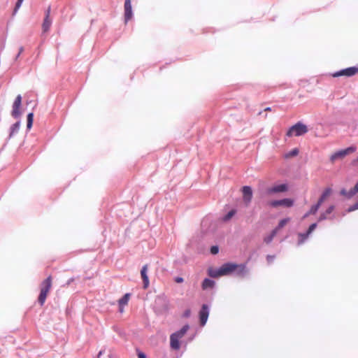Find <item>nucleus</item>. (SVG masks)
<instances>
[{
    "mask_svg": "<svg viewBox=\"0 0 358 358\" xmlns=\"http://www.w3.org/2000/svg\"><path fill=\"white\" fill-rule=\"evenodd\" d=\"M220 273L222 276L228 275L234 272L238 275H242L245 271V266L243 264H237L234 263L224 264L220 268Z\"/></svg>",
    "mask_w": 358,
    "mask_h": 358,
    "instance_id": "nucleus-1",
    "label": "nucleus"
},
{
    "mask_svg": "<svg viewBox=\"0 0 358 358\" xmlns=\"http://www.w3.org/2000/svg\"><path fill=\"white\" fill-rule=\"evenodd\" d=\"M52 279L51 275L45 279L40 285V294L38 298V301L41 306H43L45 302L47 296L52 287Z\"/></svg>",
    "mask_w": 358,
    "mask_h": 358,
    "instance_id": "nucleus-2",
    "label": "nucleus"
},
{
    "mask_svg": "<svg viewBox=\"0 0 358 358\" xmlns=\"http://www.w3.org/2000/svg\"><path fill=\"white\" fill-rule=\"evenodd\" d=\"M189 327V325H185L180 330L172 334L170 336V345L173 350H179L180 345V339L182 338L185 334L188 331Z\"/></svg>",
    "mask_w": 358,
    "mask_h": 358,
    "instance_id": "nucleus-3",
    "label": "nucleus"
},
{
    "mask_svg": "<svg viewBox=\"0 0 358 358\" xmlns=\"http://www.w3.org/2000/svg\"><path fill=\"white\" fill-rule=\"evenodd\" d=\"M307 127L301 122H297L287 131L286 135L288 137L302 136L308 132Z\"/></svg>",
    "mask_w": 358,
    "mask_h": 358,
    "instance_id": "nucleus-4",
    "label": "nucleus"
},
{
    "mask_svg": "<svg viewBox=\"0 0 358 358\" xmlns=\"http://www.w3.org/2000/svg\"><path fill=\"white\" fill-rule=\"evenodd\" d=\"M358 73V67L352 66L345 69H342L339 71L335 72L332 74L334 78L339 76L351 77Z\"/></svg>",
    "mask_w": 358,
    "mask_h": 358,
    "instance_id": "nucleus-5",
    "label": "nucleus"
},
{
    "mask_svg": "<svg viewBox=\"0 0 358 358\" xmlns=\"http://www.w3.org/2000/svg\"><path fill=\"white\" fill-rule=\"evenodd\" d=\"M268 205L273 208H277L282 206L287 208H290L294 205V200L292 199H283L281 200H273L268 203Z\"/></svg>",
    "mask_w": 358,
    "mask_h": 358,
    "instance_id": "nucleus-6",
    "label": "nucleus"
},
{
    "mask_svg": "<svg viewBox=\"0 0 358 358\" xmlns=\"http://www.w3.org/2000/svg\"><path fill=\"white\" fill-rule=\"evenodd\" d=\"M22 103V96L21 95H17L14 101L13 104V110L11 115L13 117L17 118L20 115V108Z\"/></svg>",
    "mask_w": 358,
    "mask_h": 358,
    "instance_id": "nucleus-7",
    "label": "nucleus"
},
{
    "mask_svg": "<svg viewBox=\"0 0 358 358\" xmlns=\"http://www.w3.org/2000/svg\"><path fill=\"white\" fill-rule=\"evenodd\" d=\"M50 6H49L45 11V16L42 24V29L43 32L48 31L52 24V19L50 18Z\"/></svg>",
    "mask_w": 358,
    "mask_h": 358,
    "instance_id": "nucleus-8",
    "label": "nucleus"
},
{
    "mask_svg": "<svg viewBox=\"0 0 358 358\" xmlns=\"http://www.w3.org/2000/svg\"><path fill=\"white\" fill-rule=\"evenodd\" d=\"M288 190V185L287 184H280L273 185L267 189V193L269 194H277L280 192H285Z\"/></svg>",
    "mask_w": 358,
    "mask_h": 358,
    "instance_id": "nucleus-9",
    "label": "nucleus"
},
{
    "mask_svg": "<svg viewBox=\"0 0 358 358\" xmlns=\"http://www.w3.org/2000/svg\"><path fill=\"white\" fill-rule=\"evenodd\" d=\"M243 192V199L245 203L248 206L252 200V188L249 186H244L242 189Z\"/></svg>",
    "mask_w": 358,
    "mask_h": 358,
    "instance_id": "nucleus-10",
    "label": "nucleus"
},
{
    "mask_svg": "<svg viewBox=\"0 0 358 358\" xmlns=\"http://www.w3.org/2000/svg\"><path fill=\"white\" fill-rule=\"evenodd\" d=\"M355 151V148L349 147L345 150L338 151V152H336L335 154L331 155V160L332 162H334L335 159H336L338 158H342V157H345V155H347L351 152H353Z\"/></svg>",
    "mask_w": 358,
    "mask_h": 358,
    "instance_id": "nucleus-11",
    "label": "nucleus"
},
{
    "mask_svg": "<svg viewBox=\"0 0 358 358\" xmlns=\"http://www.w3.org/2000/svg\"><path fill=\"white\" fill-rule=\"evenodd\" d=\"M131 0H125L124 2V20L125 22H127L132 17V9H131Z\"/></svg>",
    "mask_w": 358,
    "mask_h": 358,
    "instance_id": "nucleus-12",
    "label": "nucleus"
},
{
    "mask_svg": "<svg viewBox=\"0 0 358 358\" xmlns=\"http://www.w3.org/2000/svg\"><path fill=\"white\" fill-rule=\"evenodd\" d=\"M208 314L209 313L208 306L203 304L199 312L200 323L201 326H204L206 324L208 317Z\"/></svg>",
    "mask_w": 358,
    "mask_h": 358,
    "instance_id": "nucleus-13",
    "label": "nucleus"
},
{
    "mask_svg": "<svg viewBox=\"0 0 358 358\" xmlns=\"http://www.w3.org/2000/svg\"><path fill=\"white\" fill-rule=\"evenodd\" d=\"M148 269V266L147 264H145L143 266V268L141 271V275L143 279L144 289H147L150 284L149 278H148V276L147 274Z\"/></svg>",
    "mask_w": 358,
    "mask_h": 358,
    "instance_id": "nucleus-14",
    "label": "nucleus"
},
{
    "mask_svg": "<svg viewBox=\"0 0 358 358\" xmlns=\"http://www.w3.org/2000/svg\"><path fill=\"white\" fill-rule=\"evenodd\" d=\"M129 299H130V294L127 293L121 299H119L118 303L120 306V312H123L122 307L124 306L127 305Z\"/></svg>",
    "mask_w": 358,
    "mask_h": 358,
    "instance_id": "nucleus-15",
    "label": "nucleus"
},
{
    "mask_svg": "<svg viewBox=\"0 0 358 358\" xmlns=\"http://www.w3.org/2000/svg\"><path fill=\"white\" fill-rule=\"evenodd\" d=\"M215 284V281L208 278H205L201 283V287L203 290H206L209 288H213Z\"/></svg>",
    "mask_w": 358,
    "mask_h": 358,
    "instance_id": "nucleus-16",
    "label": "nucleus"
},
{
    "mask_svg": "<svg viewBox=\"0 0 358 358\" xmlns=\"http://www.w3.org/2000/svg\"><path fill=\"white\" fill-rule=\"evenodd\" d=\"M321 205H322V204H320V203L317 201V203L315 205H313V206H311V208H310L309 211H308V212H307V213L304 215L303 217L305 218V217H306L309 216L310 215H315V214L317 212V210H318V209L320 208V206H321Z\"/></svg>",
    "mask_w": 358,
    "mask_h": 358,
    "instance_id": "nucleus-17",
    "label": "nucleus"
},
{
    "mask_svg": "<svg viewBox=\"0 0 358 358\" xmlns=\"http://www.w3.org/2000/svg\"><path fill=\"white\" fill-rule=\"evenodd\" d=\"M208 274L211 278H219L221 277L222 275L220 273V269H214L213 268L210 267L208 269Z\"/></svg>",
    "mask_w": 358,
    "mask_h": 358,
    "instance_id": "nucleus-18",
    "label": "nucleus"
},
{
    "mask_svg": "<svg viewBox=\"0 0 358 358\" xmlns=\"http://www.w3.org/2000/svg\"><path fill=\"white\" fill-rule=\"evenodd\" d=\"M331 192L332 190L331 188H326L323 192L322 194L321 195V196L320 197L318 202L320 204H322L324 201V200L331 194Z\"/></svg>",
    "mask_w": 358,
    "mask_h": 358,
    "instance_id": "nucleus-19",
    "label": "nucleus"
},
{
    "mask_svg": "<svg viewBox=\"0 0 358 358\" xmlns=\"http://www.w3.org/2000/svg\"><path fill=\"white\" fill-rule=\"evenodd\" d=\"M334 210V206H330L326 210L324 213H322L319 217V220L321 221V220H325L327 219V215L331 214L333 210Z\"/></svg>",
    "mask_w": 358,
    "mask_h": 358,
    "instance_id": "nucleus-20",
    "label": "nucleus"
},
{
    "mask_svg": "<svg viewBox=\"0 0 358 358\" xmlns=\"http://www.w3.org/2000/svg\"><path fill=\"white\" fill-rule=\"evenodd\" d=\"M276 234H277V229H273L271 231L270 235H268V236L264 238V242L267 244L270 243Z\"/></svg>",
    "mask_w": 358,
    "mask_h": 358,
    "instance_id": "nucleus-21",
    "label": "nucleus"
},
{
    "mask_svg": "<svg viewBox=\"0 0 358 358\" xmlns=\"http://www.w3.org/2000/svg\"><path fill=\"white\" fill-rule=\"evenodd\" d=\"M289 222V218H285V219L281 220L279 222L278 227H275L274 229H277V232H278L280 229L283 228Z\"/></svg>",
    "mask_w": 358,
    "mask_h": 358,
    "instance_id": "nucleus-22",
    "label": "nucleus"
},
{
    "mask_svg": "<svg viewBox=\"0 0 358 358\" xmlns=\"http://www.w3.org/2000/svg\"><path fill=\"white\" fill-rule=\"evenodd\" d=\"M299 154V150L297 148H294L290 152L285 154L284 157L286 159L291 158L296 156Z\"/></svg>",
    "mask_w": 358,
    "mask_h": 358,
    "instance_id": "nucleus-23",
    "label": "nucleus"
},
{
    "mask_svg": "<svg viewBox=\"0 0 358 358\" xmlns=\"http://www.w3.org/2000/svg\"><path fill=\"white\" fill-rule=\"evenodd\" d=\"M33 120H34V114L32 113H30L27 115V127L28 129H30L33 124Z\"/></svg>",
    "mask_w": 358,
    "mask_h": 358,
    "instance_id": "nucleus-24",
    "label": "nucleus"
},
{
    "mask_svg": "<svg viewBox=\"0 0 358 358\" xmlns=\"http://www.w3.org/2000/svg\"><path fill=\"white\" fill-rule=\"evenodd\" d=\"M342 196H344L347 198L352 197L355 194L352 193V189L350 191H347L345 189H343L340 192Z\"/></svg>",
    "mask_w": 358,
    "mask_h": 358,
    "instance_id": "nucleus-25",
    "label": "nucleus"
},
{
    "mask_svg": "<svg viewBox=\"0 0 358 358\" xmlns=\"http://www.w3.org/2000/svg\"><path fill=\"white\" fill-rule=\"evenodd\" d=\"M20 128V122H17L11 127V131L10 134V136H12L15 132H17Z\"/></svg>",
    "mask_w": 358,
    "mask_h": 358,
    "instance_id": "nucleus-26",
    "label": "nucleus"
},
{
    "mask_svg": "<svg viewBox=\"0 0 358 358\" xmlns=\"http://www.w3.org/2000/svg\"><path fill=\"white\" fill-rule=\"evenodd\" d=\"M236 213V210H230L224 217V221L229 220Z\"/></svg>",
    "mask_w": 358,
    "mask_h": 358,
    "instance_id": "nucleus-27",
    "label": "nucleus"
},
{
    "mask_svg": "<svg viewBox=\"0 0 358 358\" xmlns=\"http://www.w3.org/2000/svg\"><path fill=\"white\" fill-rule=\"evenodd\" d=\"M308 236L309 234H308V232L305 234H299V236L301 238V239L299 241V243H302L304 241V240L308 238Z\"/></svg>",
    "mask_w": 358,
    "mask_h": 358,
    "instance_id": "nucleus-28",
    "label": "nucleus"
},
{
    "mask_svg": "<svg viewBox=\"0 0 358 358\" xmlns=\"http://www.w3.org/2000/svg\"><path fill=\"white\" fill-rule=\"evenodd\" d=\"M316 227H317V224L316 223H313V224H310L309 228H308V231H307L308 234H311L315 230Z\"/></svg>",
    "mask_w": 358,
    "mask_h": 358,
    "instance_id": "nucleus-29",
    "label": "nucleus"
},
{
    "mask_svg": "<svg viewBox=\"0 0 358 358\" xmlns=\"http://www.w3.org/2000/svg\"><path fill=\"white\" fill-rule=\"evenodd\" d=\"M24 0H17V3H16V5H15V9H14V13H16L17 11V10L20 8V7L21 6L22 2H23Z\"/></svg>",
    "mask_w": 358,
    "mask_h": 358,
    "instance_id": "nucleus-30",
    "label": "nucleus"
},
{
    "mask_svg": "<svg viewBox=\"0 0 358 358\" xmlns=\"http://www.w3.org/2000/svg\"><path fill=\"white\" fill-rule=\"evenodd\" d=\"M219 252V248L217 246H212L211 248H210V252L213 254V255H216Z\"/></svg>",
    "mask_w": 358,
    "mask_h": 358,
    "instance_id": "nucleus-31",
    "label": "nucleus"
},
{
    "mask_svg": "<svg viewBox=\"0 0 358 358\" xmlns=\"http://www.w3.org/2000/svg\"><path fill=\"white\" fill-rule=\"evenodd\" d=\"M357 209H358V201L357 203H355L354 205H352V206H350L348 209V211L350 212V211H353V210H355Z\"/></svg>",
    "mask_w": 358,
    "mask_h": 358,
    "instance_id": "nucleus-32",
    "label": "nucleus"
},
{
    "mask_svg": "<svg viewBox=\"0 0 358 358\" xmlns=\"http://www.w3.org/2000/svg\"><path fill=\"white\" fill-rule=\"evenodd\" d=\"M357 209H358V201L357 203H355L354 205H352V206H350L348 209V211L350 212V211H353V210H355Z\"/></svg>",
    "mask_w": 358,
    "mask_h": 358,
    "instance_id": "nucleus-33",
    "label": "nucleus"
},
{
    "mask_svg": "<svg viewBox=\"0 0 358 358\" xmlns=\"http://www.w3.org/2000/svg\"><path fill=\"white\" fill-rule=\"evenodd\" d=\"M358 192V182L356 183L355 187L352 188V193L357 194Z\"/></svg>",
    "mask_w": 358,
    "mask_h": 358,
    "instance_id": "nucleus-34",
    "label": "nucleus"
},
{
    "mask_svg": "<svg viewBox=\"0 0 358 358\" xmlns=\"http://www.w3.org/2000/svg\"><path fill=\"white\" fill-rule=\"evenodd\" d=\"M274 259H275L274 255H267V257H266V260L268 263H271Z\"/></svg>",
    "mask_w": 358,
    "mask_h": 358,
    "instance_id": "nucleus-35",
    "label": "nucleus"
},
{
    "mask_svg": "<svg viewBox=\"0 0 358 358\" xmlns=\"http://www.w3.org/2000/svg\"><path fill=\"white\" fill-rule=\"evenodd\" d=\"M191 315V310L189 309L186 310L183 313L184 317H189Z\"/></svg>",
    "mask_w": 358,
    "mask_h": 358,
    "instance_id": "nucleus-36",
    "label": "nucleus"
},
{
    "mask_svg": "<svg viewBox=\"0 0 358 358\" xmlns=\"http://www.w3.org/2000/svg\"><path fill=\"white\" fill-rule=\"evenodd\" d=\"M175 281L177 283H181L184 281L183 278L182 277H176L175 278Z\"/></svg>",
    "mask_w": 358,
    "mask_h": 358,
    "instance_id": "nucleus-37",
    "label": "nucleus"
},
{
    "mask_svg": "<svg viewBox=\"0 0 358 358\" xmlns=\"http://www.w3.org/2000/svg\"><path fill=\"white\" fill-rule=\"evenodd\" d=\"M138 358H146V355L143 352H138Z\"/></svg>",
    "mask_w": 358,
    "mask_h": 358,
    "instance_id": "nucleus-38",
    "label": "nucleus"
},
{
    "mask_svg": "<svg viewBox=\"0 0 358 358\" xmlns=\"http://www.w3.org/2000/svg\"><path fill=\"white\" fill-rule=\"evenodd\" d=\"M24 51V48L23 47H20V50H19V53H18V55L19 56L22 52Z\"/></svg>",
    "mask_w": 358,
    "mask_h": 358,
    "instance_id": "nucleus-39",
    "label": "nucleus"
},
{
    "mask_svg": "<svg viewBox=\"0 0 358 358\" xmlns=\"http://www.w3.org/2000/svg\"><path fill=\"white\" fill-rule=\"evenodd\" d=\"M265 111H271V108L270 107H268V108H266Z\"/></svg>",
    "mask_w": 358,
    "mask_h": 358,
    "instance_id": "nucleus-40",
    "label": "nucleus"
},
{
    "mask_svg": "<svg viewBox=\"0 0 358 358\" xmlns=\"http://www.w3.org/2000/svg\"><path fill=\"white\" fill-rule=\"evenodd\" d=\"M101 355H102V352L101 351L99 352V353L98 355V357H100Z\"/></svg>",
    "mask_w": 358,
    "mask_h": 358,
    "instance_id": "nucleus-41",
    "label": "nucleus"
},
{
    "mask_svg": "<svg viewBox=\"0 0 358 358\" xmlns=\"http://www.w3.org/2000/svg\"><path fill=\"white\" fill-rule=\"evenodd\" d=\"M357 162H358V158H357Z\"/></svg>",
    "mask_w": 358,
    "mask_h": 358,
    "instance_id": "nucleus-42",
    "label": "nucleus"
}]
</instances>
